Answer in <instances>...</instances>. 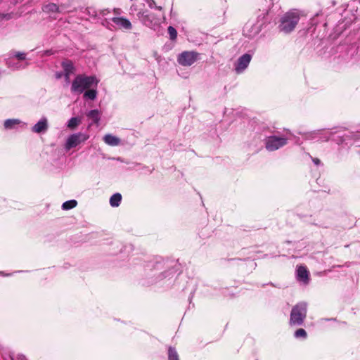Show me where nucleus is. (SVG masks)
Returning <instances> with one entry per match:
<instances>
[{
  "label": "nucleus",
  "instance_id": "1",
  "mask_svg": "<svg viewBox=\"0 0 360 360\" xmlns=\"http://www.w3.org/2000/svg\"><path fill=\"white\" fill-rule=\"evenodd\" d=\"M300 19V13L297 9H292L286 12L281 18L279 28L285 33H290L297 26Z\"/></svg>",
  "mask_w": 360,
  "mask_h": 360
},
{
  "label": "nucleus",
  "instance_id": "2",
  "mask_svg": "<svg viewBox=\"0 0 360 360\" xmlns=\"http://www.w3.org/2000/svg\"><path fill=\"white\" fill-rule=\"evenodd\" d=\"M97 83L98 82L95 76L78 75L72 83L71 91L82 94L85 89H90L94 84L96 86Z\"/></svg>",
  "mask_w": 360,
  "mask_h": 360
},
{
  "label": "nucleus",
  "instance_id": "3",
  "mask_svg": "<svg viewBox=\"0 0 360 360\" xmlns=\"http://www.w3.org/2000/svg\"><path fill=\"white\" fill-rule=\"evenodd\" d=\"M307 314V305L305 302L296 304L291 310L289 324L290 326H301L303 324Z\"/></svg>",
  "mask_w": 360,
  "mask_h": 360
},
{
  "label": "nucleus",
  "instance_id": "4",
  "mask_svg": "<svg viewBox=\"0 0 360 360\" xmlns=\"http://www.w3.org/2000/svg\"><path fill=\"white\" fill-rule=\"evenodd\" d=\"M287 144V139L276 136L268 137L266 141V148L269 151H274Z\"/></svg>",
  "mask_w": 360,
  "mask_h": 360
},
{
  "label": "nucleus",
  "instance_id": "5",
  "mask_svg": "<svg viewBox=\"0 0 360 360\" xmlns=\"http://www.w3.org/2000/svg\"><path fill=\"white\" fill-rule=\"evenodd\" d=\"M198 55L195 51H184L179 55L177 61L183 66H191L198 60Z\"/></svg>",
  "mask_w": 360,
  "mask_h": 360
},
{
  "label": "nucleus",
  "instance_id": "6",
  "mask_svg": "<svg viewBox=\"0 0 360 360\" xmlns=\"http://www.w3.org/2000/svg\"><path fill=\"white\" fill-rule=\"evenodd\" d=\"M89 139V136L83 133H77L70 135L66 141L65 148L70 150L76 147L82 142H84Z\"/></svg>",
  "mask_w": 360,
  "mask_h": 360
},
{
  "label": "nucleus",
  "instance_id": "7",
  "mask_svg": "<svg viewBox=\"0 0 360 360\" xmlns=\"http://www.w3.org/2000/svg\"><path fill=\"white\" fill-rule=\"evenodd\" d=\"M251 56L248 53H245L241 56L237 60L235 66V70L238 74L241 73L245 70L251 60Z\"/></svg>",
  "mask_w": 360,
  "mask_h": 360
},
{
  "label": "nucleus",
  "instance_id": "8",
  "mask_svg": "<svg viewBox=\"0 0 360 360\" xmlns=\"http://www.w3.org/2000/svg\"><path fill=\"white\" fill-rule=\"evenodd\" d=\"M297 280L302 281L304 284H308L309 282V271L305 266L300 265L297 269Z\"/></svg>",
  "mask_w": 360,
  "mask_h": 360
},
{
  "label": "nucleus",
  "instance_id": "9",
  "mask_svg": "<svg viewBox=\"0 0 360 360\" xmlns=\"http://www.w3.org/2000/svg\"><path fill=\"white\" fill-rule=\"evenodd\" d=\"M112 21L120 28L129 30L132 28V25L130 21L123 17H114Z\"/></svg>",
  "mask_w": 360,
  "mask_h": 360
},
{
  "label": "nucleus",
  "instance_id": "10",
  "mask_svg": "<svg viewBox=\"0 0 360 360\" xmlns=\"http://www.w3.org/2000/svg\"><path fill=\"white\" fill-rule=\"evenodd\" d=\"M61 66L64 70L65 77L67 81L70 79V75L75 72L73 63L70 60H65L61 63Z\"/></svg>",
  "mask_w": 360,
  "mask_h": 360
},
{
  "label": "nucleus",
  "instance_id": "11",
  "mask_svg": "<svg viewBox=\"0 0 360 360\" xmlns=\"http://www.w3.org/2000/svg\"><path fill=\"white\" fill-rule=\"evenodd\" d=\"M47 129H48V121H47V119L45 117L41 119L32 128V131L33 132L37 133V134L45 132Z\"/></svg>",
  "mask_w": 360,
  "mask_h": 360
},
{
  "label": "nucleus",
  "instance_id": "12",
  "mask_svg": "<svg viewBox=\"0 0 360 360\" xmlns=\"http://www.w3.org/2000/svg\"><path fill=\"white\" fill-rule=\"evenodd\" d=\"M105 143L109 146H115L120 144V140L119 138L111 134H106L103 137Z\"/></svg>",
  "mask_w": 360,
  "mask_h": 360
},
{
  "label": "nucleus",
  "instance_id": "13",
  "mask_svg": "<svg viewBox=\"0 0 360 360\" xmlns=\"http://www.w3.org/2000/svg\"><path fill=\"white\" fill-rule=\"evenodd\" d=\"M86 116L91 119L94 124L96 125L99 124L101 119L100 112L98 110H91L87 114Z\"/></svg>",
  "mask_w": 360,
  "mask_h": 360
},
{
  "label": "nucleus",
  "instance_id": "14",
  "mask_svg": "<svg viewBox=\"0 0 360 360\" xmlns=\"http://www.w3.org/2000/svg\"><path fill=\"white\" fill-rule=\"evenodd\" d=\"M43 11L46 13H60L59 6H58L56 4L49 3L46 4L42 8Z\"/></svg>",
  "mask_w": 360,
  "mask_h": 360
},
{
  "label": "nucleus",
  "instance_id": "15",
  "mask_svg": "<svg viewBox=\"0 0 360 360\" xmlns=\"http://www.w3.org/2000/svg\"><path fill=\"white\" fill-rule=\"evenodd\" d=\"M122 200V195L120 193H115L110 198V204L112 207H118Z\"/></svg>",
  "mask_w": 360,
  "mask_h": 360
},
{
  "label": "nucleus",
  "instance_id": "16",
  "mask_svg": "<svg viewBox=\"0 0 360 360\" xmlns=\"http://www.w3.org/2000/svg\"><path fill=\"white\" fill-rule=\"evenodd\" d=\"M96 96H97V91L95 89H88L86 91H84V95H83L84 98L90 99L92 101H94L96 98Z\"/></svg>",
  "mask_w": 360,
  "mask_h": 360
},
{
  "label": "nucleus",
  "instance_id": "17",
  "mask_svg": "<svg viewBox=\"0 0 360 360\" xmlns=\"http://www.w3.org/2000/svg\"><path fill=\"white\" fill-rule=\"evenodd\" d=\"M81 122V120L78 117H72L68 124V127L74 129H75Z\"/></svg>",
  "mask_w": 360,
  "mask_h": 360
},
{
  "label": "nucleus",
  "instance_id": "18",
  "mask_svg": "<svg viewBox=\"0 0 360 360\" xmlns=\"http://www.w3.org/2000/svg\"><path fill=\"white\" fill-rule=\"evenodd\" d=\"M20 123V120H17V119H8V120H6L5 122H4V127L6 129H11L13 128L15 125H17Z\"/></svg>",
  "mask_w": 360,
  "mask_h": 360
},
{
  "label": "nucleus",
  "instance_id": "19",
  "mask_svg": "<svg viewBox=\"0 0 360 360\" xmlns=\"http://www.w3.org/2000/svg\"><path fill=\"white\" fill-rule=\"evenodd\" d=\"M168 359L169 360H179V355L176 349L172 347L168 349Z\"/></svg>",
  "mask_w": 360,
  "mask_h": 360
},
{
  "label": "nucleus",
  "instance_id": "20",
  "mask_svg": "<svg viewBox=\"0 0 360 360\" xmlns=\"http://www.w3.org/2000/svg\"><path fill=\"white\" fill-rule=\"evenodd\" d=\"M77 202L75 200H71L65 202L63 204L62 207L63 210H70V209H72V208L75 207L77 206Z\"/></svg>",
  "mask_w": 360,
  "mask_h": 360
},
{
  "label": "nucleus",
  "instance_id": "21",
  "mask_svg": "<svg viewBox=\"0 0 360 360\" xmlns=\"http://www.w3.org/2000/svg\"><path fill=\"white\" fill-rule=\"evenodd\" d=\"M294 335L296 338L305 339L307 337V333L304 329L299 328L297 330H295Z\"/></svg>",
  "mask_w": 360,
  "mask_h": 360
},
{
  "label": "nucleus",
  "instance_id": "22",
  "mask_svg": "<svg viewBox=\"0 0 360 360\" xmlns=\"http://www.w3.org/2000/svg\"><path fill=\"white\" fill-rule=\"evenodd\" d=\"M167 30L170 39L175 40L177 37V32L176 29L172 26H169Z\"/></svg>",
  "mask_w": 360,
  "mask_h": 360
},
{
  "label": "nucleus",
  "instance_id": "23",
  "mask_svg": "<svg viewBox=\"0 0 360 360\" xmlns=\"http://www.w3.org/2000/svg\"><path fill=\"white\" fill-rule=\"evenodd\" d=\"M15 57H16L18 59H19V60H25V57H26V55H25V53H20V52H18V53H17L15 54Z\"/></svg>",
  "mask_w": 360,
  "mask_h": 360
},
{
  "label": "nucleus",
  "instance_id": "24",
  "mask_svg": "<svg viewBox=\"0 0 360 360\" xmlns=\"http://www.w3.org/2000/svg\"><path fill=\"white\" fill-rule=\"evenodd\" d=\"M12 360H27L25 356L22 354H18L15 358H11Z\"/></svg>",
  "mask_w": 360,
  "mask_h": 360
},
{
  "label": "nucleus",
  "instance_id": "25",
  "mask_svg": "<svg viewBox=\"0 0 360 360\" xmlns=\"http://www.w3.org/2000/svg\"><path fill=\"white\" fill-rule=\"evenodd\" d=\"M11 18V15L9 13H8V14L0 13V19L9 20Z\"/></svg>",
  "mask_w": 360,
  "mask_h": 360
},
{
  "label": "nucleus",
  "instance_id": "26",
  "mask_svg": "<svg viewBox=\"0 0 360 360\" xmlns=\"http://www.w3.org/2000/svg\"><path fill=\"white\" fill-rule=\"evenodd\" d=\"M312 161L314 162L315 165H319L321 162L320 160L318 158H313Z\"/></svg>",
  "mask_w": 360,
  "mask_h": 360
},
{
  "label": "nucleus",
  "instance_id": "27",
  "mask_svg": "<svg viewBox=\"0 0 360 360\" xmlns=\"http://www.w3.org/2000/svg\"><path fill=\"white\" fill-rule=\"evenodd\" d=\"M153 5L155 6V2L154 0H151V2L149 3V6L152 8Z\"/></svg>",
  "mask_w": 360,
  "mask_h": 360
},
{
  "label": "nucleus",
  "instance_id": "28",
  "mask_svg": "<svg viewBox=\"0 0 360 360\" xmlns=\"http://www.w3.org/2000/svg\"><path fill=\"white\" fill-rule=\"evenodd\" d=\"M155 8L159 10V11H162V6H155Z\"/></svg>",
  "mask_w": 360,
  "mask_h": 360
},
{
  "label": "nucleus",
  "instance_id": "29",
  "mask_svg": "<svg viewBox=\"0 0 360 360\" xmlns=\"http://www.w3.org/2000/svg\"><path fill=\"white\" fill-rule=\"evenodd\" d=\"M60 77H61V75H60V74L57 75V77H58V78H60Z\"/></svg>",
  "mask_w": 360,
  "mask_h": 360
}]
</instances>
